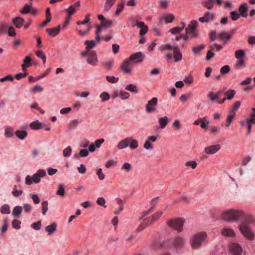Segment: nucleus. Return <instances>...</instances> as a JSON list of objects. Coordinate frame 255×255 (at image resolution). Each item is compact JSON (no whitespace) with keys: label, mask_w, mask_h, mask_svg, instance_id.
I'll list each match as a JSON object with an SVG mask.
<instances>
[{"label":"nucleus","mask_w":255,"mask_h":255,"mask_svg":"<svg viewBox=\"0 0 255 255\" xmlns=\"http://www.w3.org/2000/svg\"><path fill=\"white\" fill-rule=\"evenodd\" d=\"M7 32L9 36L14 37L16 35V33L14 27L12 26H9L7 30Z\"/></svg>","instance_id":"63"},{"label":"nucleus","mask_w":255,"mask_h":255,"mask_svg":"<svg viewBox=\"0 0 255 255\" xmlns=\"http://www.w3.org/2000/svg\"><path fill=\"white\" fill-rule=\"evenodd\" d=\"M183 30V27H180L178 26L173 27L169 30V32H171L172 34H176L177 33H180Z\"/></svg>","instance_id":"60"},{"label":"nucleus","mask_w":255,"mask_h":255,"mask_svg":"<svg viewBox=\"0 0 255 255\" xmlns=\"http://www.w3.org/2000/svg\"><path fill=\"white\" fill-rule=\"evenodd\" d=\"M30 6L26 3L24 4L23 7L20 10L19 12L21 14H27L30 12Z\"/></svg>","instance_id":"55"},{"label":"nucleus","mask_w":255,"mask_h":255,"mask_svg":"<svg viewBox=\"0 0 255 255\" xmlns=\"http://www.w3.org/2000/svg\"><path fill=\"white\" fill-rule=\"evenodd\" d=\"M186 243V240L183 237H177L172 242V246L176 250H180L182 248Z\"/></svg>","instance_id":"10"},{"label":"nucleus","mask_w":255,"mask_h":255,"mask_svg":"<svg viewBox=\"0 0 255 255\" xmlns=\"http://www.w3.org/2000/svg\"><path fill=\"white\" fill-rule=\"evenodd\" d=\"M14 129L11 127H6L4 128V135L6 138H10L14 136Z\"/></svg>","instance_id":"24"},{"label":"nucleus","mask_w":255,"mask_h":255,"mask_svg":"<svg viewBox=\"0 0 255 255\" xmlns=\"http://www.w3.org/2000/svg\"><path fill=\"white\" fill-rule=\"evenodd\" d=\"M124 7H125V4L124 3H119L117 5V7L116 10L115 11V14L116 16L119 15L120 13L124 9Z\"/></svg>","instance_id":"62"},{"label":"nucleus","mask_w":255,"mask_h":255,"mask_svg":"<svg viewBox=\"0 0 255 255\" xmlns=\"http://www.w3.org/2000/svg\"><path fill=\"white\" fill-rule=\"evenodd\" d=\"M136 26L140 28L139 31V34L140 35H143L146 34L148 31V27L145 25V23L142 21L136 22Z\"/></svg>","instance_id":"20"},{"label":"nucleus","mask_w":255,"mask_h":255,"mask_svg":"<svg viewBox=\"0 0 255 255\" xmlns=\"http://www.w3.org/2000/svg\"><path fill=\"white\" fill-rule=\"evenodd\" d=\"M170 121V120L169 118L166 117L164 116L163 117H161L158 118V122L159 124L158 128L163 129L165 128L166 125L169 123Z\"/></svg>","instance_id":"18"},{"label":"nucleus","mask_w":255,"mask_h":255,"mask_svg":"<svg viewBox=\"0 0 255 255\" xmlns=\"http://www.w3.org/2000/svg\"><path fill=\"white\" fill-rule=\"evenodd\" d=\"M14 25L17 28H20L24 24V20L21 17H16L12 20Z\"/></svg>","instance_id":"23"},{"label":"nucleus","mask_w":255,"mask_h":255,"mask_svg":"<svg viewBox=\"0 0 255 255\" xmlns=\"http://www.w3.org/2000/svg\"><path fill=\"white\" fill-rule=\"evenodd\" d=\"M91 30V26L89 25L87 28L86 29V30H77V32H78V34L81 36V37H83L85 35H87V34L89 33V32H90Z\"/></svg>","instance_id":"61"},{"label":"nucleus","mask_w":255,"mask_h":255,"mask_svg":"<svg viewBox=\"0 0 255 255\" xmlns=\"http://www.w3.org/2000/svg\"><path fill=\"white\" fill-rule=\"evenodd\" d=\"M236 91L233 89H229L225 92V95L228 100L233 99L236 94Z\"/></svg>","instance_id":"39"},{"label":"nucleus","mask_w":255,"mask_h":255,"mask_svg":"<svg viewBox=\"0 0 255 255\" xmlns=\"http://www.w3.org/2000/svg\"><path fill=\"white\" fill-rule=\"evenodd\" d=\"M198 25V22L195 20H193L190 22V23L188 25L186 28V34H191L192 32H195Z\"/></svg>","instance_id":"16"},{"label":"nucleus","mask_w":255,"mask_h":255,"mask_svg":"<svg viewBox=\"0 0 255 255\" xmlns=\"http://www.w3.org/2000/svg\"><path fill=\"white\" fill-rule=\"evenodd\" d=\"M60 27L59 26L54 27L51 29L47 28L46 29V32L48 33L50 36H56L60 32Z\"/></svg>","instance_id":"30"},{"label":"nucleus","mask_w":255,"mask_h":255,"mask_svg":"<svg viewBox=\"0 0 255 255\" xmlns=\"http://www.w3.org/2000/svg\"><path fill=\"white\" fill-rule=\"evenodd\" d=\"M22 211V207L20 206H16L14 207L12 215L13 217L15 218H19Z\"/></svg>","instance_id":"29"},{"label":"nucleus","mask_w":255,"mask_h":255,"mask_svg":"<svg viewBox=\"0 0 255 255\" xmlns=\"http://www.w3.org/2000/svg\"><path fill=\"white\" fill-rule=\"evenodd\" d=\"M125 89L131 93L135 94L138 93V90L136 86L133 84H129L127 85L125 88Z\"/></svg>","instance_id":"43"},{"label":"nucleus","mask_w":255,"mask_h":255,"mask_svg":"<svg viewBox=\"0 0 255 255\" xmlns=\"http://www.w3.org/2000/svg\"><path fill=\"white\" fill-rule=\"evenodd\" d=\"M9 25L6 22L2 21L0 23V35L5 34L7 32Z\"/></svg>","instance_id":"33"},{"label":"nucleus","mask_w":255,"mask_h":255,"mask_svg":"<svg viewBox=\"0 0 255 255\" xmlns=\"http://www.w3.org/2000/svg\"><path fill=\"white\" fill-rule=\"evenodd\" d=\"M31 58L27 56L23 60V64L21 65L22 70H24L26 67H29L31 65Z\"/></svg>","instance_id":"31"},{"label":"nucleus","mask_w":255,"mask_h":255,"mask_svg":"<svg viewBox=\"0 0 255 255\" xmlns=\"http://www.w3.org/2000/svg\"><path fill=\"white\" fill-rule=\"evenodd\" d=\"M46 175L45 170L43 169H39L37 172L32 176L27 175L25 179V183L27 185L32 184H38L41 181V178Z\"/></svg>","instance_id":"3"},{"label":"nucleus","mask_w":255,"mask_h":255,"mask_svg":"<svg viewBox=\"0 0 255 255\" xmlns=\"http://www.w3.org/2000/svg\"><path fill=\"white\" fill-rule=\"evenodd\" d=\"M8 224L7 218H5L2 220V225L0 228V231L1 233H5L8 228Z\"/></svg>","instance_id":"47"},{"label":"nucleus","mask_w":255,"mask_h":255,"mask_svg":"<svg viewBox=\"0 0 255 255\" xmlns=\"http://www.w3.org/2000/svg\"><path fill=\"white\" fill-rule=\"evenodd\" d=\"M116 0H106L104 4V10L108 11L115 4Z\"/></svg>","instance_id":"37"},{"label":"nucleus","mask_w":255,"mask_h":255,"mask_svg":"<svg viewBox=\"0 0 255 255\" xmlns=\"http://www.w3.org/2000/svg\"><path fill=\"white\" fill-rule=\"evenodd\" d=\"M175 20V16L171 13H163L159 18V22L160 23L168 24L172 22Z\"/></svg>","instance_id":"9"},{"label":"nucleus","mask_w":255,"mask_h":255,"mask_svg":"<svg viewBox=\"0 0 255 255\" xmlns=\"http://www.w3.org/2000/svg\"><path fill=\"white\" fill-rule=\"evenodd\" d=\"M119 77L113 76H107L106 80L110 83H116L119 81Z\"/></svg>","instance_id":"59"},{"label":"nucleus","mask_w":255,"mask_h":255,"mask_svg":"<svg viewBox=\"0 0 255 255\" xmlns=\"http://www.w3.org/2000/svg\"><path fill=\"white\" fill-rule=\"evenodd\" d=\"M131 165L128 163H124L121 166V170L127 172H129L131 169Z\"/></svg>","instance_id":"50"},{"label":"nucleus","mask_w":255,"mask_h":255,"mask_svg":"<svg viewBox=\"0 0 255 255\" xmlns=\"http://www.w3.org/2000/svg\"><path fill=\"white\" fill-rule=\"evenodd\" d=\"M131 64V62L128 58H126L123 61L120 66V69L124 74H131L132 70L129 67Z\"/></svg>","instance_id":"11"},{"label":"nucleus","mask_w":255,"mask_h":255,"mask_svg":"<svg viewBox=\"0 0 255 255\" xmlns=\"http://www.w3.org/2000/svg\"><path fill=\"white\" fill-rule=\"evenodd\" d=\"M57 224L53 222L51 225L45 227V231L47 232L48 235H51L55 233L57 228Z\"/></svg>","instance_id":"26"},{"label":"nucleus","mask_w":255,"mask_h":255,"mask_svg":"<svg viewBox=\"0 0 255 255\" xmlns=\"http://www.w3.org/2000/svg\"><path fill=\"white\" fill-rule=\"evenodd\" d=\"M221 148L220 144L212 145L207 146L204 149V151L207 154H213L218 152Z\"/></svg>","instance_id":"14"},{"label":"nucleus","mask_w":255,"mask_h":255,"mask_svg":"<svg viewBox=\"0 0 255 255\" xmlns=\"http://www.w3.org/2000/svg\"><path fill=\"white\" fill-rule=\"evenodd\" d=\"M207 238V234L205 232H200L194 234L190 240L191 248L194 250L199 249Z\"/></svg>","instance_id":"2"},{"label":"nucleus","mask_w":255,"mask_h":255,"mask_svg":"<svg viewBox=\"0 0 255 255\" xmlns=\"http://www.w3.org/2000/svg\"><path fill=\"white\" fill-rule=\"evenodd\" d=\"M65 189L63 185L62 184H59L58 186V190L57 194L63 197L65 195Z\"/></svg>","instance_id":"52"},{"label":"nucleus","mask_w":255,"mask_h":255,"mask_svg":"<svg viewBox=\"0 0 255 255\" xmlns=\"http://www.w3.org/2000/svg\"><path fill=\"white\" fill-rule=\"evenodd\" d=\"M0 212L2 214H9L10 213V206L8 204H3L0 208Z\"/></svg>","instance_id":"41"},{"label":"nucleus","mask_w":255,"mask_h":255,"mask_svg":"<svg viewBox=\"0 0 255 255\" xmlns=\"http://www.w3.org/2000/svg\"><path fill=\"white\" fill-rule=\"evenodd\" d=\"M15 135L20 139H24L27 136V133L25 130H17L15 132Z\"/></svg>","instance_id":"36"},{"label":"nucleus","mask_w":255,"mask_h":255,"mask_svg":"<svg viewBox=\"0 0 255 255\" xmlns=\"http://www.w3.org/2000/svg\"><path fill=\"white\" fill-rule=\"evenodd\" d=\"M100 97L101 99V101L104 102L110 99V96L107 92H104L100 94Z\"/></svg>","instance_id":"53"},{"label":"nucleus","mask_w":255,"mask_h":255,"mask_svg":"<svg viewBox=\"0 0 255 255\" xmlns=\"http://www.w3.org/2000/svg\"><path fill=\"white\" fill-rule=\"evenodd\" d=\"M79 121L77 119H75L69 122V126L70 129H73L76 128L79 124Z\"/></svg>","instance_id":"64"},{"label":"nucleus","mask_w":255,"mask_h":255,"mask_svg":"<svg viewBox=\"0 0 255 255\" xmlns=\"http://www.w3.org/2000/svg\"><path fill=\"white\" fill-rule=\"evenodd\" d=\"M223 92V90H219L216 93H215L212 91L209 92L207 96V98L209 99V100L212 102H216L218 100H219L220 95L221 94H222Z\"/></svg>","instance_id":"13"},{"label":"nucleus","mask_w":255,"mask_h":255,"mask_svg":"<svg viewBox=\"0 0 255 255\" xmlns=\"http://www.w3.org/2000/svg\"><path fill=\"white\" fill-rule=\"evenodd\" d=\"M239 230L243 236L246 238L251 240L255 235L251 231L249 222H245L239 226Z\"/></svg>","instance_id":"5"},{"label":"nucleus","mask_w":255,"mask_h":255,"mask_svg":"<svg viewBox=\"0 0 255 255\" xmlns=\"http://www.w3.org/2000/svg\"><path fill=\"white\" fill-rule=\"evenodd\" d=\"M113 21L112 20L109 19V20H105V21H103L101 25L104 29H107L109 26L113 25Z\"/></svg>","instance_id":"58"},{"label":"nucleus","mask_w":255,"mask_h":255,"mask_svg":"<svg viewBox=\"0 0 255 255\" xmlns=\"http://www.w3.org/2000/svg\"><path fill=\"white\" fill-rule=\"evenodd\" d=\"M248 10V4L247 3H244L239 8L240 14L242 15L243 17H246L248 15L247 11Z\"/></svg>","instance_id":"28"},{"label":"nucleus","mask_w":255,"mask_h":255,"mask_svg":"<svg viewBox=\"0 0 255 255\" xmlns=\"http://www.w3.org/2000/svg\"><path fill=\"white\" fill-rule=\"evenodd\" d=\"M173 57L175 62H178L182 60V55L180 52L175 51L173 54Z\"/></svg>","instance_id":"54"},{"label":"nucleus","mask_w":255,"mask_h":255,"mask_svg":"<svg viewBox=\"0 0 255 255\" xmlns=\"http://www.w3.org/2000/svg\"><path fill=\"white\" fill-rule=\"evenodd\" d=\"M128 146L131 149H136L138 146V143L137 140L132 138L130 137L128 138Z\"/></svg>","instance_id":"34"},{"label":"nucleus","mask_w":255,"mask_h":255,"mask_svg":"<svg viewBox=\"0 0 255 255\" xmlns=\"http://www.w3.org/2000/svg\"><path fill=\"white\" fill-rule=\"evenodd\" d=\"M128 146V138L119 141L117 145L118 148L119 150L126 148Z\"/></svg>","instance_id":"32"},{"label":"nucleus","mask_w":255,"mask_h":255,"mask_svg":"<svg viewBox=\"0 0 255 255\" xmlns=\"http://www.w3.org/2000/svg\"><path fill=\"white\" fill-rule=\"evenodd\" d=\"M158 99L156 97H153L149 100L145 105L146 112L147 113H151L156 111Z\"/></svg>","instance_id":"7"},{"label":"nucleus","mask_w":255,"mask_h":255,"mask_svg":"<svg viewBox=\"0 0 255 255\" xmlns=\"http://www.w3.org/2000/svg\"><path fill=\"white\" fill-rule=\"evenodd\" d=\"M158 49H159V50L160 51H163L171 50H172V49H175L176 47H175L174 46H172V45H171L169 44H163V45H161L159 47Z\"/></svg>","instance_id":"45"},{"label":"nucleus","mask_w":255,"mask_h":255,"mask_svg":"<svg viewBox=\"0 0 255 255\" xmlns=\"http://www.w3.org/2000/svg\"><path fill=\"white\" fill-rule=\"evenodd\" d=\"M42 205V214L43 215H45L47 213L48 209V203L47 201L43 202Z\"/></svg>","instance_id":"57"},{"label":"nucleus","mask_w":255,"mask_h":255,"mask_svg":"<svg viewBox=\"0 0 255 255\" xmlns=\"http://www.w3.org/2000/svg\"><path fill=\"white\" fill-rule=\"evenodd\" d=\"M205 48V46L203 44L194 47L192 48V51L194 54H197L200 52V51Z\"/></svg>","instance_id":"56"},{"label":"nucleus","mask_w":255,"mask_h":255,"mask_svg":"<svg viewBox=\"0 0 255 255\" xmlns=\"http://www.w3.org/2000/svg\"><path fill=\"white\" fill-rule=\"evenodd\" d=\"M215 2V0H206L204 2L205 5L208 9H212Z\"/></svg>","instance_id":"51"},{"label":"nucleus","mask_w":255,"mask_h":255,"mask_svg":"<svg viewBox=\"0 0 255 255\" xmlns=\"http://www.w3.org/2000/svg\"><path fill=\"white\" fill-rule=\"evenodd\" d=\"M214 17L215 15L213 13L207 12L204 14L203 16L199 18V21L202 23H208L213 21Z\"/></svg>","instance_id":"15"},{"label":"nucleus","mask_w":255,"mask_h":255,"mask_svg":"<svg viewBox=\"0 0 255 255\" xmlns=\"http://www.w3.org/2000/svg\"><path fill=\"white\" fill-rule=\"evenodd\" d=\"M163 214V211H160L157 213H156L152 215L151 218H149L147 222L148 223V225H152L156 221H157Z\"/></svg>","instance_id":"21"},{"label":"nucleus","mask_w":255,"mask_h":255,"mask_svg":"<svg viewBox=\"0 0 255 255\" xmlns=\"http://www.w3.org/2000/svg\"><path fill=\"white\" fill-rule=\"evenodd\" d=\"M235 56L237 60L244 59L246 56L245 51L243 49L237 50L235 51Z\"/></svg>","instance_id":"35"},{"label":"nucleus","mask_w":255,"mask_h":255,"mask_svg":"<svg viewBox=\"0 0 255 255\" xmlns=\"http://www.w3.org/2000/svg\"><path fill=\"white\" fill-rule=\"evenodd\" d=\"M30 127L31 129L37 130L41 129L42 126V124L40 122H39L38 120H36L32 122L30 124Z\"/></svg>","instance_id":"40"},{"label":"nucleus","mask_w":255,"mask_h":255,"mask_svg":"<svg viewBox=\"0 0 255 255\" xmlns=\"http://www.w3.org/2000/svg\"><path fill=\"white\" fill-rule=\"evenodd\" d=\"M245 216L244 212L240 210L231 209L222 212L221 219L227 222H236Z\"/></svg>","instance_id":"1"},{"label":"nucleus","mask_w":255,"mask_h":255,"mask_svg":"<svg viewBox=\"0 0 255 255\" xmlns=\"http://www.w3.org/2000/svg\"><path fill=\"white\" fill-rule=\"evenodd\" d=\"M72 148L70 146H68L63 151V155L64 157H69L71 156L72 153Z\"/></svg>","instance_id":"48"},{"label":"nucleus","mask_w":255,"mask_h":255,"mask_svg":"<svg viewBox=\"0 0 255 255\" xmlns=\"http://www.w3.org/2000/svg\"><path fill=\"white\" fill-rule=\"evenodd\" d=\"M23 193V191L21 189L17 190V186L14 185L11 192L12 195L14 197H18Z\"/></svg>","instance_id":"44"},{"label":"nucleus","mask_w":255,"mask_h":255,"mask_svg":"<svg viewBox=\"0 0 255 255\" xmlns=\"http://www.w3.org/2000/svg\"><path fill=\"white\" fill-rule=\"evenodd\" d=\"M100 41H98L97 39L95 38V40H86L84 44L85 45V47L86 49V51H89L90 49L93 48L97 43H99Z\"/></svg>","instance_id":"22"},{"label":"nucleus","mask_w":255,"mask_h":255,"mask_svg":"<svg viewBox=\"0 0 255 255\" xmlns=\"http://www.w3.org/2000/svg\"><path fill=\"white\" fill-rule=\"evenodd\" d=\"M129 94L126 91H116L114 94V98L120 97L122 100H126L129 98Z\"/></svg>","instance_id":"19"},{"label":"nucleus","mask_w":255,"mask_h":255,"mask_svg":"<svg viewBox=\"0 0 255 255\" xmlns=\"http://www.w3.org/2000/svg\"><path fill=\"white\" fill-rule=\"evenodd\" d=\"M229 249L231 253L233 255H241L242 254V248L238 244H231Z\"/></svg>","instance_id":"12"},{"label":"nucleus","mask_w":255,"mask_h":255,"mask_svg":"<svg viewBox=\"0 0 255 255\" xmlns=\"http://www.w3.org/2000/svg\"><path fill=\"white\" fill-rule=\"evenodd\" d=\"M246 122L247 125H253L255 124V113H252L250 115V118L246 119Z\"/></svg>","instance_id":"49"},{"label":"nucleus","mask_w":255,"mask_h":255,"mask_svg":"<svg viewBox=\"0 0 255 255\" xmlns=\"http://www.w3.org/2000/svg\"><path fill=\"white\" fill-rule=\"evenodd\" d=\"M81 56L86 58L87 62L92 66H96L98 63L97 53L95 51H84L81 52Z\"/></svg>","instance_id":"4"},{"label":"nucleus","mask_w":255,"mask_h":255,"mask_svg":"<svg viewBox=\"0 0 255 255\" xmlns=\"http://www.w3.org/2000/svg\"><path fill=\"white\" fill-rule=\"evenodd\" d=\"M77 11V8L73 5L69 6L66 9V12L67 14V17L69 19L71 18V16Z\"/></svg>","instance_id":"38"},{"label":"nucleus","mask_w":255,"mask_h":255,"mask_svg":"<svg viewBox=\"0 0 255 255\" xmlns=\"http://www.w3.org/2000/svg\"><path fill=\"white\" fill-rule=\"evenodd\" d=\"M144 58V54L141 52H138L131 54L128 59L131 63L136 64L141 63Z\"/></svg>","instance_id":"8"},{"label":"nucleus","mask_w":255,"mask_h":255,"mask_svg":"<svg viewBox=\"0 0 255 255\" xmlns=\"http://www.w3.org/2000/svg\"><path fill=\"white\" fill-rule=\"evenodd\" d=\"M233 34V32L230 33V34H227V32L225 31H222L219 34V38L220 39H225L226 40L225 41L224 43H223V45H225L226 42L229 40L231 37H232Z\"/></svg>","instance_id":"27"},{"label":"nucleus","mask_w":255,"mask_h":255,"mask_svg":"<svg viewBox=\"0 0 255 255\" xmlns=\"http://www.w3.org/2000/svg\"><path fill=\"white\" fill-rule=\"evenodd\" d=\"M184 224L183 219H171L167 222L168 226L172 229L180 232Z\"/></svg>","instance_id":"6"},{"label":"nucleus","mask_w":255,"mask_h":255,"mask_svg":"<svg viewBox=\"0 0 255 255\" xmlns=\"http://www.w3.org/2000/svg\"><path fill=\"white\" fill-rule=\"evenodd\" d=\"M221 234L222 236L227 237H233L236 235V233L233 229L228 228L222 229Z\"/></svg>","instance_id":"17"},{"label":"nucleus","mask_w":255,"mask_h":255,"mask_svg":"<svg viewBox=\"0 0 255 255\" xmlns=\"http://www.w3.org/2000/svg\"><path fill=\"white\" fill-rule=\"evenodd\" d=\"M96 27L97 28L95 35H96V39L98 41H100L101 40V38L100 36V33H101V29L103 28L101 25H96Z\"/></svg>","instance_id":"46"},{"label":"nucleus","mask_w":255,"mask_h":255,"mask_svg":"<svg viewBox=\"0 0 255 255\" xmlns=\"http://www.w3.org/2000/svg\"><path fill=\"white\" fill-rule=\"evenodd\" d=\"M36 55L42 60L43 64L46 63V57L44 53L41 50H38L35 51Z\"/></svg>","instance_id":"42"},{"label":"nucleus","mask_w":255,"mask_h":255,"mask_svg":"<svg viewBox=\"0 0 255 255\" xmlns=\"http://www.w3.org/2000/svg\"><path fill=\"white\" fill-rule=\"evenodd\" d=\"M116 201L119 205V207L115 211V214H120L124 209V203L123 200L120 198H116Z\"/></svg>","instance_id":"25"}]
</instances>
